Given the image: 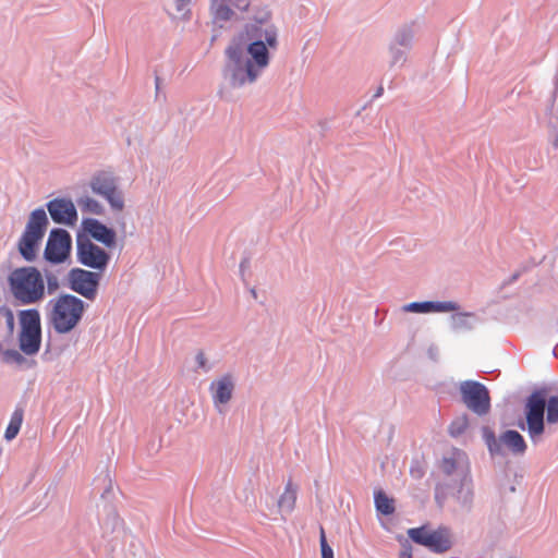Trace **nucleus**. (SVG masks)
<instances>
[{
	"label": "nucleus",
	"mask_w": 558,
	"mask_h": 558,
	"mask_svg": "<svg viewBox=\"0 0 558 558\" xmlns=\"http://www.w3.org/2000/svg\"><path fill=\"white\" fill-rule=\"evenodd\" d=\"M248 44L233 41L227 49L225 77L231 87L252 84L269 63L267 46L277 45L276 32L266 29L264 34L250 36Z\"/></svg>",
	"instance_id": "obj_1"
},
{
	"label": "nucleus",
	"mask_w": 558,
	"mask_h": 558,
	"mask_svg": "<svg viewBox=\"0 0 558 558\" xmlns=\"http://www.w3.org/2000/svg\"><path fill=\"white\" fill-rule=\"evenodd\" d=\"M548 424L558 423V397L547 398L546 389L533 391L525 402L526 430L531 439L536 442L545 432L544 413Z\"/></svg>",
	"instance_id": "obj_2"
},
{
	"label": "nucleus",
	"mask_w": 558,
	"mask_h": 558,
	"mask_svg": "<svg viewBox=\"0 0 558 558\" xmlns=\"http://www.w3.org/2000/svg\"><path fill=\"white\" fill-rule=\"evenodd\" d=\"M47 319L52 329L64 335L74 330L81 323L86 305L75 295L61 294L49 302Z\"/></svg>",
	"instance_id": "obj_3"
},
{
	"label": "nucleus",
	"mask_w": 558,
	"mask_h": 558,
	"mask_svg": "<svg viewBox=\"0 0 558 558\" xmlns=\"http://www.w3.org/2000/svg\"><path fill=\"white\" fill-rule=\"evenodd\" d=\"M12 295L22 304H35L45 298V281L41 272L32 266L20 267L9 275Z\"/></svg>",
	"instance_id": "obj_4"
},
{
	"label": "nucleus",
	"mask_w": 558,
	"mask_h": 558,
	"mask_svg": "<svg viewBox=\"0 0 558 558\" xmlns=\"http://www.w3.org/2000/svg\"><path fill=\"white\" fill-rule=\"evenodd\" d=\"M48 219L41 208L34 210L28 219L25 231L19 241V251L24 259L32 262L36 257L38 244L44 238Z\"/></svg>",
	"instance_id": "obj_5"
},
{
	"label": "nucleus",
	"mask_w": 558,
	"mask_h": 558,
	"mask_svg": "<svg viewBox=\"0 0 558 558\" xmlns=\"http://www.w3.org/2000/svg\"><path fill=\"white\" fill-rule=\"evenodd\" d=\"M20 348L25 354L33 355L39 351L41 343L39 312L37 310L22 311L20 313Z\"/></svg>",
	"instance_id": "obj_6"
},
{
	"label": "nucleus",
	"mask_w": 558,
	"mask_h": 558,
	"mask_svg": "<svg viewBox=\"0 0 558 558\" xmlns=\"http://www.w3.org/2000/svg\"><path fill=\"white\" fill-rule=\"evenodd\" d=\"M409 537L416 544L423 545L434 553H445L451 547V536L447 529L429 530L426 526L408 531Z\"/></svg>",
	"instance_id": "obj_7"
},
{
	"label": "nucleus",
	"mask_w": 558,
	"mask_h": 558,
	"mask_svg": "<svg viewBox=\"0 0 558 558\" xmlns=\"http://www.w3.org/2000/svg\"><path fill=\"white\" fill-rule=\"evenodd\" d=\"M460 392L463 403L477 415H485L490 410L488 389L478 381L466 380L461 383Z\"/></svg>",
	"instance_id": "obj_8"
},
{
	"label": "nucleus",
	"mask_w": 558,
	"mask_h": 558,
	"mask_svg": "<svg viewBox=\"0 0 558 558\" xmlns=\"http://www.w3.org/2000/svg\"><path fill=\"white\" fill-rule=\"evenodd\" d=\"M100 278L99 272L75 268L70 271V288L85 299L93 301L97 296Z\"/></svg>",
	"instance_id": "obj_9"
},
{
	"label": "nucleus",
	"mask_w": 558,
	"mask_h": 558,
	"mask_svg": "<svg viewBox=\"0 0 558 558\" xmlns=\"http://www.w3.org/2000/svg\"><path fill=\"white\" fill-rule=\"evenodd\" d=\"M72 239L68 231L63 229H53L48 238L45 258L53 264L64 262L71 251Z\"/></svg>",
	"instance_id": "obj_10"
},
{
	"label": "nucleus",
	"mask_w": 558,
	"mask_h": 558,
	"mask_svg": "<svg viewBox=\"0 0 558 558\" xmlns=\"http://www.w3.org/2000/svg\"><path fill=\"white\" fill-rule=\"evenodd\" d=\"M77 259L84 266L101 271L106 269L110 256L104 248L93 243L90 240L78 239Z\"/></svg>",
	"instance_id": "obj_11"
},
{
	"label": "nucleus",
	"mask_w": 558,
	"mask_h": 558,
	"mask_svg": "<svg viewBox=\"0 0 558 558\" xmlns=\"http://www.w3.org/2000/svg\"><path fill=\"white\" fill-rule=\"evenodd\" d=\"M486 441L492 453L499 452L500 444L507 447L513 454H523L526 450V442L522 435L517 430H507L500 435L499 441L493 433L486 436Z\"/></svg>",
	"instance_id": "obj_12"
},
{
	"label": "nucleus",
	"mask_w": 558,
	"mask_h": 558,
	"mask_svg": "<svg viewBox=\"0 0 558 558\" xmlns=\"http://www.w3.org/2000/svg\"><path fill=\"white\" fill-rule=\"evenodd\" d=\"M48 210L52 220L57 223L73 226L77 220V213L70 199L56 198L48 204Z\"/></svg>",
	"instance_id": "obj_13"
},
{
	"label": "nucleus",
	"mask_w": 558,
	"mask_h": 558,
	"mask_svg": "<svg viewBox=\"0 0 558 558\" xmlns=\"http://www.w3.org/2000/svg\"><path fill=\"white\" fill-rule=\"evenodd\" d=\"M233 390L234 381L230 374L219 377L209 386V391L216 407L228 403L232 398Z\"/></svg>",
	"instance_id": "obj_14"
},
{
	"label": "nucleus",
	"mask_w": 558,
	"mask_h": 558,
	"mask_svg": "<svg viewBox=\"0 0 558 558\" xmlns=\"http://www.w3.org/2000/svg\"><path fill=\"white\" fill-rule=\"evenodd\" d=\"M250 5L248 0H213L211 10L216 20L228 21L231 19L233 11L231 7L245 11Z\"/></svg>",
	"instance_id": "obj_15"
},
{
	"label": "nucleus",
	"mask_w": 558,
	"mask_h": 558,
	"mask_svg": "<svg viewBox=\"0 0 558 558\" xmlns=\"http://www.w3.org/2000/svg\"><path fill=\"white\" fill-rule=\"evenodd\" d=\"M85 230L97 241L111 247L116 244V233L98 220L89 219L85 221Z\"/></svg>",
	"instance_id": "obj_16"
},
{
	"label": "nucleus",
	"mask_w": 558,
	"mask_h": 558,
	"mask_svg": "<svg viewBox=\"0 0 558 558\" xmlns=\"http://www.w3.org/2000/svg\"><path fill=\"white\" fill-rule=\"evenodd\" d=\"M298 489L296 486L289 480L286 484L283 493L278 499V509L280 511L290 513L295 508Z\"/></svg>",
	"instance_id": "obj_17"
},
{
	"label": "nucleus",
	"mask_w": 558,
	"mask_h": 558,
	"mask_svg": "<svg viewBox=\"0 0 558 558\" xmlns=\"http://www.w3.org/2000/svg\"><path fill=\"white\" fill-rule=\"evenodd\" d=\"M92 189L95 193L105 196L117 189L116 180L108 173H99L92 181Z\"/></svg>",
	"instance_id": "obj_18"
},
{
	"label": "nucleus",
	"mask_w": 558,
	"mask_h": 558,
	"mask_svg": "<svg viewBox=\"0 0 558 558\" xmlns=\"http://www.w3.org/2000/svg\"><path fill=\"white\" fill-rule=\"evenodd\" d=\"M464 459H465L464 452H462L460 450H453L451 456L445 457L441 460L440 469L442 470V472L445 474L450 475L454 472L458 464L460 462L464 461Z\"/></svg>",
	"instance_id": "obj_19"
},
{
	"label": "nucleus",
	"mask_w": 558,
	"mask_h": 558,
	"mask_svg": "<svg viewBox=\"0 0 558 558\" xmlns=\"http://www.w3.org/2000/svg\"><path fill=\"white\" fill-rule=\"evenodd\" d=\"M23 421V412L21 410H16L10 420V423L5 429L4 437L7 440H12L19 434Z\"/></svg>",
	"instance_id": "obj_20"
},
{
	"label": "nucleus",
	"mask_w": 558,
	"mask_h": 558,
	"mask_svg": "<svg viewBox=\"0 0 558 558\" xmlns=\"http://www.w3.org/2000/svg\"><path fill=\"white\" fill-rule=\"evenodd\" d=\"M376 509L383 514H391L395 511L393 500L390 499L385 493L378 492L375 494Z\"/></svg>",
	"instance_id": "obj_21"
},
{
	"label": "nucleus",
	"mask_w": 558,
	"mask_h": 558,
	"mask_svg": "<svg viewBox=\"0 0 558 558\" xmlns=\"http://www.w3.org/2000/svg\"><path fill=\"white\" fill-rule=\"evenodd\" d=\"M459 310H460V305L453 301H444V302H432L430 301V312L448 313V312H457Z\"/></svg>",
	"instance_id": "obj_22"
},
{
	"label": "nucleus",
	"mask_w": 558,
	"mask_h": 558,
	"mask_svg": "<svg viewBox=\"0 0 558 558\" xmlns=\"http://www.w3.org/2000/svg\"><path fill=\"white\" fill-rule=\"evenodd\" d=\"M78 206L83 210H87L92 214L100 215L102 213V206L95 199L86 196L78 199Z\"/></svg>",
	"instance_id": "obj_23"
},
{
	"label": "nucleus",
	"mask_w": 558,
	"mask_h": 558,
	"mask_svg": "<svg viewBox=\"0 0 558 558\" xmlns=\"http://www.w3.org/2000/svg\"><path fill=\"white\" fill-rule=\"evenodd\" d=\"M110 204L111 208L116 211H122L124 208V201L122 193L117 189L104 196Z\"/></svg>",
	"instance_id": "obj_24"
},
{
	"label": "nucleus",
	"mask_w": 558,
	"mask_h": 558,
	"mask_svg": "<svg viewBox=\"0 0 558 558\" xmlns=\"http://www.w3.org/2000/svg\"><path fill=\"white\" fill-rule=\"evenodd\" d=\"M469 426V421L465 415L453 421L449 426V433L452 436L461 435Z\"/></svg>",
	"instance_id": "obj_25"
},
{
	"label": "nucleus",
	"mask_w": 558,
	"mask_h": 558,
	"mask_svg": "<svg viewBox=\"0 0 558 558\" xmlns=\"http://www.w3.org/2000/svg\"><path fill=\"white\" fill-rule=\"evenodd\" d=\"M412 37H413V33H412L411 28L403 27L396 35L395 43L398 46L407 47L411 43Z\"/></svg>",
	"instance_id": "obj_26"
},
{
	"label": "nucleus",
	"mask_w": 558,
	"mask_h": 558,
	"mask_svg": "<svg viewBox=\"0 0 558 558\" xmlns=\"http://www.w3.org/2000/svg\"><path fill=\"white\" fill-rule=\"evenodd\" d=\"M403 308L407 312L429 313L430 312V301H426V302H412L410 304H407Z\"/></svg>",
	"instance_id": "obj_27"
},
{
	"label": "nucleus",
	"mask_w": 558,
	"mask_h": 558,
	"mask_svg": "<svg viewBox=\"0 0 558 558\" xmlns=\"http://www.w3.org/2000/svg\"><path fill=\"white\" fill-rule=\"evenodd\" d=\"M319 544L322 558H333V550L327 543L325 530L323 527H320Z\"/></svg>",
	"instance_id": "obj_28"
},
{
	"label": "nucleus",
	"mask_w": 558,
	"mask_h": 558,
	"mask_svg": "<svg viewBox=\"0 0 558 558\" xmlns=\"http://www.w3.org/2000/svg\"><path fill=\"white\" fill-rule=\"evenodd\" d=\"M410 474L414 478H421L424 475L423 468L417 463L416 465H412L410 469Z\"/></svg>",
	"instance_id": "obj_29"
},
{
	"label": "nucleus",
	"mask_w": 558,
	"mask_h": 558,
	"mask_svg": "<svg viewBox=\"0 0 558 558\" xmlns=\"http://www.w3.org/2000/svg\"><path fill=\"white\" fill-rule=\"evenodd\" d=\"M47 283H48V291L51 293L53 291H56L58 288H59V283H58V280L57 278H50L48 277L47 279Z\"/></svg>",
	"instance_id": "obj_30"
},
{
	"label": "nucleus",
	"mask_w": 558,
	"mask_h": 558,
	"mask_svg": "<svg viewBox=\"0 0 558 558\" xmlns=\"http://www.w3.org/2000/svg\"><path fill=\"white\" fill-rule=\"evenodd\" d=\"M196 362L201 368H206L207 360L204 352L201 351L196 354Z\"/></svg>",
	"instance_id": "obj_31"
},
{
	"label": "nucleus",
	"mask_w": 558,
	"mask_h": 558,
	"mask_svg": "<svg viewBox=\"0 0 558 558\" xmlns=\"http://www.w3.org/2000/svg\"><path fill=\"white\" fill-rule=\"evenodd\" d=\"M471 316H472L471 313H463V314H459V315L454 316L453 320H458L459 323H462V318L471 317Z\"/></svg>",
	"instance_id": "obj_32"
},
{
	"label": "nucleus",
	"mask_w": 558,
	"mask_h": 558,
	"mask_svg": "<svg viewBox=\"0 0 558 558\" xmlns=\"http://www.w3.org/2000/svg\"><path fill=\"white\" fill-rule=\"evenodd\" d=\"M178 9H181L192 2V0H175Z\"/></svg>",
	"instance_id": "obj_33"
},
{
	"label": "nucleus",
	"mask_w": 558,
	"mask_h": 558,
	"mask_svg": "<svg viewBox=\"0 0 558 558\" xmlns=\"http://www.w3.org/2000/svg\"><path fill=\"white\" fill-rule=\"evenodd\" d=\"M400 558H412V555H411V553L402 551L400 555Z\"/></svg>",
	"instance_id": "obj_34"
},
{
	"label": "nucleus",
	"mask_w": 558,
	"mask_h": 558,
	"mask_svg": "<svg viewBox=\"0 0 558 558\" xmlns=\"http://www.w3.org/2000/svg\"><path fill=\"white\" fill-rule=\"evenodd\" d=\"M401 59V53H399L398 51L395 53V57H393V62H398L399 60Z\"/></svg>",
	"instance_id": "obj_35"
},
{
	"label": "nucleus",
	"mask_w": 558,
	"mask_h": 558,
	"mask_svg": "<svg viewBox=\"0 0 558 558\" xmlns=\"http://www.w3.org/2000/svg\"><path fill=\"white\" fill-rule=\"evenodd\" d=\"M383 92H384V88L380 86V87L378 88V90L376 92L375 96H376V97H379V96L383 94Z\"/></svg>",
	"instance_id": "obj_36"
},
{
	"label": "nucleus",
	"mask_w": 558,
	"mask_h": 558,
	"mask_svg": "<svg viewBox=\"0 0 558 558\" xmlns=\"http://www.w3.org/2000/svg\"><path fill=\"white\" fill-rule=\"evenodd\" d=\"M251 292H252V295L256 299V298H257V294H256L255 289H252V291H251Z\"/></svg>",
	"instance_id": "obj_37"
},
{
	"label": "nucleus",
	"mask_w": 558,
	"mask_h": 558,
	"mask_svg": "<svg viewBox=\"0 0 558 558\" xmlns=\"http://www.w3.org/2000/svg\"><path fill=\"white\" fill-rule=\"evenodd\" d=\"M554 145H555V146H558V134L556 135L555 142H554Z\"/></svg>",
	"instance_id": "obj_38"
}]
</instances>
